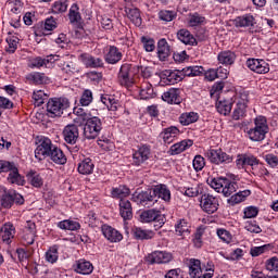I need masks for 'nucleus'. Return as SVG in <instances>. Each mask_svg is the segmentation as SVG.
I'll use <instances>...</instances> for the list:
<instances>
[{"label":"nucleus","instance_id":"f257e3e1","mask_svg":"<svg viewBox=\"0 0 278 278\" xmlns=\"http://www.w3.org/2000/svg\"><path fill=\"white\" fill-rule=\"evenodd\" d=\"M71 108V101L67 98H51L47 102V112L50 118L62 116Z\"/></svg>","mask_w":278,"mask_h":278},{"label":"nucleus","instance_id":"f03ea898","mask_svg":"<svg viewBox=\"0 0 278 278\" xmlns=\"http://www.w3.org/2000/svg\"><path fill=\"white\" fill-rule=\"evenodd\" d=\"M216 192H222L224 197H231L238 190V184L228 178H214L210 184Z\"/></svg>","mask_w":278,"mask_h":278},{"label":"nucleus","instance_id":"7ed1b4c3","mask_svg":"<svg viewBox=\"0 0 278 278\" xmlns=\"http://www.w3.org/2000/svg\"><path fill=\"white\" fill-rule=\"evenodd\" d=\"M254 125V128L248 131V136L253 142H262L268 134V124H266V118L262 116L256 117Z\"/></svg>","mask_w":278,"mask_h":278},{"label":"nucleus","instance_id":"20e7f679","mask_svg":"<svg viewBox=\"0 0 278 278\" xmlns=\"http://www.w3.org/2000/svg\"><path fill=\"white\" fill-rule=\"evenodd\" d=\"M101 129H103L101 119L97 116H93L85 124L84 136L87 138V140H94V138L101 134Z\"/></svg>","mask_w":278,"mask_h":278},{"label":"nucleus","instance_id":"39448f33","mask_svg":"<svg viewBox=\"0 0 278 278\" xmlns=\"http://www.w3.org/2000/svg\"><path fill=\"white\" fill-rule=\"evenodd\" d=\"M117 79L121 86L131 88L134 86V66L129 63H124L119 67Z\"/></svg>","mask_w":278,"mask_h":278},{"label":"nucleus","instance_id":"423d86ee","mask_svg":"<svg viewBox=\"0 0 278 278\" xmlns=\"http://www.w3.org/2000/svg\"><path fill=\"white\" fill-rule=\"evenodd\" d=\"M37 148L35 150V157L39 161L42 162L45 157H49L51 152L53 151L54 147L53 142H51V139L47 137H40V139L37 142Z\"/></svg>","mask_w":278,"mask_h":278},{"label":"nucleus","instance_id":"0eeeda50","mask_svg":"<svg viewBox=\"0 0 278 278\" xmlns=\"http://www.w3.org/2000/svg\"><path fill=\"white\" fill-rule=\"evenodd\" d=\"M140 220L141 223H156V225H154L156 229H161V227H163L165 223V218L164 215H162V211L155 208L143 211L140 215Z\"/></svg>","mask_w":278,"mask_h":278},{"label":"nucleus","instance_id":"6e6552de","mask_svg":"<svg viewBox=\"0 0 278 278\" xmlns=\"http://www.w3.org/2000/svg\"><path fill=\"white\" fill-rule=\"evenodd\" d=\"M205 156L211 164H216L217 166L220 164H231V162H233V156L227 154L222 149H211L205 153Z\"/></svg>","mask_w":278,"mask_h":278},{"label":"nucleus","instance_id":"1a4fd4ad","mask_svg":"<svg viewBox=\"0 0 278 278\" xmlns=\"http://www.w3.org/2000/svg\"><path fill=\"white\" fill-rule=\"evenodd\" d=\"M218 198L210 193H203L200 199V207L206 214L218 212Z\"/></svg>","mask_w":278,"mask_h":278},{"label":"nucleus","instance_id":"9d476101","mask_svg":"<svg viewBox=\"0 0 278 278\" xmlns=\"http://www.w3.org/2000/svg\"><path fill=\"white\" fill-rule=\"evenodd\" d=\"M247 66L250 71H253V73H257L258 75L270 73V65L262 59H248Z\"/></svg>","mask_w":278,"mask_h":278},{"label":"nucleus","instance_id":"9b49d317","mask_svg":"<svg viewBox=\"0 0 278 278\" xmlns=\"http://www.w3.org/2000/svg\"><path fill=\"white\" fill-rule=\"evenodd\" d=\"M161 79L163 84H166L167 86H173L184 79V72L179 70H165L161 73Z\"/></svg>","mask_w":278,"mask_h":278},{"label":"nucleus","instance_id":"f8f14e48","mask_svg":"<svg viewBox=\"0 0 278 278\" xmlns=\"http://www.w3.org/2000/svg\"><path fill=\"white\" fill-rule=\"evenodd\" d=\"M173 261V254L164 251H154L147 255L146 262L148 264H168Z\"/></svg>","mask_w":278,"mask_h":278},{"label":"nucleus","instance_id":"ddd939ff","mask_svg":"<svg viewBox=\"0 0 278 278\" xmlns=\"http://www.w3.org/2000/svg\"><path fill=\"white\" fill-rule=\"evenodd\" d=\"M151 157V147L143 144L138 148L132 154V164L135 166H142Z\"/></svg>","mask_w":278,"mask_h":278},{"label":"nucleus","instance_id":"4468645a","mask_svg":"<svg viewBox=\"0 0 278 278\" xmlns=\"http://www.w3.org/2000/svg\"><path fill=\"white\" fill-rule=\"evenodd\" d=\"M63 138L67 144H77L79 140V127L75 124H68L63 129Z\"/></svg>","mask_w":278,"mask_h":278},{"label":"nucleus","instance_id":"2eb2a0df","mask_svg":"<svg viewBox=\"0 0 278 278\" xmlns=\"http://www.w3.org/2000/svg\"><path fill=\"white\" fill-rule=\"evenodd\" d=\"M106 64H118L123 60V52L116 46H109L104 54Z\"/></svg>","mask_w":278,"mask_h":278},{"label":"nucleus","instance_id":"dca6fc26","mask_svg":"<svg viewBox=\"0 0 278 278\" xmlns=\"http://www.w3.org/2000/svg\"><path fill=\"white\" fill-rule=\"evenodd\" d=\"M162 99L165 103H169L170 105H179V103H181V90L170 88L163 93Z\"/></svg>","mask_w":278,"mask_h":278},{"label":"nucleus","instance_id":"f3484780","mask_svg":"<svg viewBox=\"0 0 278 278\" xmlns=\"http://www.w3.org/2000/svg\"><path fill=\"white\" fill-rule=\"evenodd\" d=\"M7 179L9 184H15L16 186H25V179L18 173V167H16V164H14V162H12L11 166H9V176Z\"/></svg>","mask_w":278,"mask_h":278},{"label":"nucleus","instance_id":"a211bd4d","mask_svg":"<svg viewBox=\"0 0 278 278\" xmlns=\"http://www.w3.org/2000/svg\"><path fill=\"white\" fill-rule=\"evenodd\" d=\"M102 233L109 242H121V240H123V233L115 228H112V226L103 225Z\"/></svg>","mask_w":278,"mask_h":278},{"label":"nucleus","instance_id":"6ab92c4d","mask_svg":"<svg viewBox=\"0 0 278 278\" xmlns=\"http://www.w3.org/2000/svg\"><path fill=\"white\" fill-rule=\"evenodd\" d=\"M137 201L140 205H143V207H151L152 205H155V203H157L153 191H142L138 193Z\"/></svg>","mask_w":278,"mask_h":278},{"label":"nucleus","instance_id":"aec40b11","mask_svg":"<svg viewBox=\"0 0 278 278\" xmlns=\"http://www.w3.org/2000/svg\"><path fill=\"white\" fill-rule=\"evenodd\" d=\"M119 214L124 220H131L134 217V208L131 207V202L127 199H122L119 201Z\"/></svg>","mask_w":278,"mask_h":278},{"label":"nucleus","instance_id":"412c9836","mask_svg":"<svg viewBox=\"0 0 278 278\" xmlns=\"http://www.w3.org/2000/svg\"><path fill=\"white\" fill-rule=\"evenodd\" d=\"M68 20L71 25L81 27L84 20L81 18V13H79V5H77V3L72 4L68 12Z\"/></svg>","mask_w":278,"mask_h":278},{"label":"nucleus","instance_id":"4be33fe9","mask_svg":"<svg viewBox=\"0 0 278 278\" xmlns=\"http://www.w3.org/2000/svg\"><path fill=\"white\" fill-rule=\"evenodd\" d=\"M177 38L182 42L184 45H189L190 47H197V38H194V35L190 33V30L182 28L178 30Z\"/></svg>","mask_w":278,"mask_h":278},{"label":"nucleus","instance_id":"5701e85b","mask_svg":"<svg viewBox=\"0 0 278 278\" xmlns=\"http://www.w3.org/2000/svg\"><path fill=\"white\" fill-rule=\"evenodd\" d=\"M217 60L219 64L224 66H231L233 62H236V52L231 50L222 51L217 55Z\"/></svg>","mask_w":278,"mask_h":278},{"label":"nucleus","instance_id":"b1692460","mask_svg":"<svg viewBox=\"0 0 278 278\" xmlns=\"http://www.w3.org/2000/svg\"><path fill=\"white\" fill-rule=\"evenodd\" d=\"M27 81L29 84H35L36 86H40L42 84H49V77L45 73L40 72H33L28 75H26Z\"/></svg>","mask_w":278,"mask_h":278},{"label":"nucleus","instance_id":"393cba45","mask_svg":"<svg viewBox=\"0 0 278 278\" xmlns=\"http://www.w3.org/2000/svg\"><path fill=\"white\" fill-rule=\"evenodd\" d=\"M80 60L88 68H99L103 66V60L90 54H80Z\"/></svg>","mask_w":278,"mask_h":278},{"label":"nucleus","instance_id":"a878e982","mask_svg":"<svg viewBox=\"0 0 278 278\" xmlns=\"http://www.w3.org/2000/svg\"><path fill=\"white\" fill-rule=\"evenodd\" d=\"M152 193L154 194V201L162 199L163 201H170V190L166 185H157L153 190Z\"/></svg>","mask_w":278,"mask_h":278},{"label":"nucleus","instance_id":"bb28decb","mask_svg":"<svg viewBox=\"0 0 278 278\" xmlns=\"http://www.w3.org/2000/svg\"><path fill=\"white\" fill-rule=\"evenodd\" d=\"M74 114H76L77 116L74 119L76 125H84V123L87 124L89 121H91L94 117L92 116V114L86 112V110H84L83 108H75Z\"/></svg>","mask_w":278,"mask_h":278},{"label":"nucleus","instance_id":"cd10ccee","mask_svg":"<svg viewBox=\"0 0 278 278\" xmlns=\"http://www.w3.org/2000/svg\"><path fill=\"white\" fill-rule=\"evenodd\" d=\"M235 27H253L255 25V17L251 14L238 16L233 20Z\"/></svg>","mask_w":278,"mask_h":278},{"label":"nucleus","instance_id":"c85d7f7f","mask_svg":"<svg viewBox=\"0 0 278 278\" xmlns=\"http://www.w3.org/2000/svg\"><path fill=\"white\" fill-rule=\"evenodd\" d=\"M170 55V46H168V41L166 39H161L157 42V56L164 62Z\"/></svg>","mask_w":278,"mask_h":278},{"label":"nucleus","instance_id":"c756f323","mask_svg":"<svg viewBox=\"0 0 278 278\" xmlns=\"http://www.w3.org/2000/svg\"><path fill=\"white\" fill-rule=\"evenodd\" d=\"M189 266V276L191 278H201V274L203 273V269L201 268V261L191 258L188 262Z\"/></svg>","mask_w":278,"mask_h":278},{"label":"nucleus","instance_id":"7c9ffc66","mask_svg":"<svg viewBox=\"0 0 278 278\" xmlns=\"http://www.w3.org/2000/svg\"><path fill=\"white\" fill-rule=\"evenodd\" d=\"M177 136H179V128L175 127V126L165 128L161 132V138H163V140H164V142H166V144H170V142H173V140H175V138H177Z\"/></svg>","mask_w":278,"mask_h":278},{"label":"nucleus","instance_id":"2f4dec72","mask_svg":"<svg viewBox=\"0 0 278 278\" xmlns=\"http://www.w3.org/2000/svg\"><path fill=\"white\" fill-rule=\"evenodd\" d=\"M176 236H180L181 238H186V236H190V223L186 219H179L175 225Z\"/></svg>","mask_w":278,"mask_h":278},{"label":"nucleus","instance_id":"473e14b6","mask_svg":"<svg viewBox=\"0 0 278 278\" xmlns=\"http://www.w3.org/2000/svg\"><path fill=\"white\" fill-rule=\"evenodd\" d=\"M1 233L3 242L10 244L12 242V238H14V235L16 233V229L14 228V225L7 223L2 227Z\"/></svg>","mask_w":278,"mask_h":278},{"label":"nucleus","instance_id":"72a5a7b5","mask_svg":"<svg viewBox=\"0 0 278 278\" xmlns=\"http://www.w3.org/2000/svg\"><path fill=\"white\" fill-rule=\"evenodd\" d=\"M48 157H50V160H52L54 164H60V165L66 164V155L64 154L62 149L58 148L56 146H54V149H52Z\"/></svg>","mask_w":278,"mask_h":278},{"label":"nucleus","instance_id":"f704fd0d","mask_svg":"<svg viewBox=\"0 0 278 278\" xmlns=\"http://www.w3.org/2000/svg\"><path fill=\"white\" fill-rule=\"evenodd\" d=\"M76 273L79 275H90L94 270L92 263L86 260H79L75 268Z\"/></svg>","mask_w":278,"mask_h":278},{"label":"nucleus","instance_id":"c9c22d12","mask_svg":"<svg viewBox=\"0 0 278 278\" xmlns=\"http://www.w3.org/2000/svg\"><path fill=\"white\" fill-rule=\"evenodd\" d=\"M232 105L233 102H231V100H223L219 98L216 103V110L219 114L227 116L228 114H231Z\"/></svg>","mask_w":278,"mask_h":278},{"label":"nucleus","instance_id":"e433bc0d","mask_svg":"<svg viewBox=\"0 0 278 278\" xmlns=\"http://www.w3.org/2000/svg\"><path fill=\"white\" fill-rule=\"evenodd\" d=\"M192 144H194L192 140H182L175 143L170 147V155H179V153H184V151L189 149V147H192Z\"/></svg>","mask_w":278,"mask_h":278},{"label":"nucleus","instance_id":"4c0bfd02","mask_svg":"<svg viewBox=\"0 0 278 278\" xmlns=\"http://www.w3.org/2000/svg\"><path fill=\"white\" fill-rule=\"evenodd\" d=\"M125 12L129 21H131L136 27H140V25H142V16H140V10L136 8H126Z\"/></svg>","mask_w":278,"mask_h":278},{"label":"nucleus","instance_id":"58836bf2","mask_svg":"<svg viewBox=\"0 0 278 278\" xmlns=\"http://www.w3.org/2000/svg\"><path fill=\"white\" fill-rule=\"evenodd\" d=\"M140 99L143 101H148L149 99H155V91L153 90V85L150 83H144L141 85V89L139 92Z\"/></svg>","mask_w":278,"mask_h":278},{"label":"nucleus","instance_id":"ea45409f","mask_svg":"<svg viewBox=\"0 0 278 278\" xmlns=\"http://www.w3.org/2000/svg\"><path fill=\"white\" fill-rule=\"evenodd\" d=\"M94 170V163L91 159H85L78 164V173L80 175H92Z\"/></svg>","mask_w":278,"mask_h":278},{"label":"nucleus","instance_id":"a19ab883","mask_svg":"<svg viewBox=\"0 0 278 278\" xmlns=\"http://www.w3.org/2000/svg\"><path fill=\"white\" fill-rule=\"evenodd\" d=\"M27 179L30 186H33L34 188H42V186H45V180L42 179V176L34 170H30L27 174Z\"/></svg>","mask_w":278,"mask_h":278},{"label":"nucleus","instance_id":"79ce46f5","mask_svg":"<svg viewBox=\"0 0 278 278\" xmlns=\"http://www.w3.org/2000/svg\"><path fill=\"white\" fill-rule=\"evenodd\" d=\"M62 72L66 73L67 75H75V73H79V67L77 63L73 61H60Z\"/></svg>","mask_w":278,"mask_h":278},{"label":"nucleus","instance_id":"37998d69","mask_svg":"<svg viewBox=\"0 0 278 278\" xmlns=\"http://www.w3.org/2000/svg\"><path fill=\"white\" fill-rule=\"evenodd\" d=\"M198 121L199 114L194 112L182 113L179 117V123L185 126L192 125V123H197Z\"/></svg>","mask_w":278,"mask_h":278},{"label":"nucleus","instance_id":"c03bdc74","mask_svg":"<svg viewBox=\"0 0 278 278\" xmlns=\"http://www.w3.org/2000/svg\"><path fill=\"white\" fill-rule=\"evenodd\" d=\"M58 227L60 229H65L67 231H77L78 229H80L81 225H79L78 222L65 219V220L60 222L58 224Z\"/></svg>","mask_w":278,"mask_h":278},{"label":"nucleus","instance_id":"a18cd8bd","mask_svg":"<svg viewBox=\"0 0 278 278\" xmlns=\"http://www.w3.org/2000/svg\"><path fill=\"white\" fill-rule=\"evenodd\" d=\"M251 195V191L244 190V191H239L236 194H233L230 199H228V203L230 205H238V203H242L247 197Z\"/></svg>","mask_w":278,"mask_h":278},{"label":"nucleus","instance_id":"49530a36","mask_svg":"<svg viewBox=\"0 0 278 278\" xmlns=\"http://www.w3.org/2000/svg\"><path fill=\"white\" fill-rule=\"evenodd\" d=\"M134 236L136 240H151L153 238L154 233L153 231H148L142 228H135Z\"/></svg>","mask_w":278,"mask_h":278},{"label":"nucleus","instance_id":"de8ad7c7","mask_svg":"<svg viewBox=\"0 0 278 278\" xmlns=\"http://www.w3.org/2000/svg\"><path fill=\"white\" fill-rule=\"evenodd\" d=\"M113 199H125V197H129V188L125 186H119L114 188L111 192Z\"/></svg>","mask_w":278,"mask_h":278},{"label":"nucleus","instance_id":"09e8293b","mask_svg":"<svg viewBox=\"0 0 278 278\" xmlns=\"http://www.w3.org/2000/svg\"><path fill=\"white\" fill-rule=\"evenodd\" d=\"M244 114H247V105L244 103L237 102L232 113L233 121H240Z\"/></svg>","mask_w":278,"mask_h":278},{"label":"nucleus","instance_id":"8fccbe9b","mask_svg":"<svg viewBox=\"0 0 278 278\" xmlns=\"http://www.w3.org/2000/svg\"><path fill=\"white\" fill-rule=\"evenodd\" d=\"M36 236L37 232H26L23 230L22 232V244H24V247H29L31 244H34V242H36Z\"/></svg>","mask_w":278,"mask_h":278},{"label":"nucleus","instance_id":"3c124183","mask_svg":"<svg viewBox=\"0 0 278 278\" xmlns=\"http://www.w3.org/2000/svg\"><path fill=\"white\" fill-rule=\"evenodd\" d=\"M1 205L7 210H10L14 205V198H12V191H4V194L1 195Z\"/></svg>","mask_w":278,"mask_h":278},{"label":"nucleus","instance_id":"603ef678","mask_svg":"<svg viewBox=\"0 0 278 278\" xmlns=\"http://www.w3.org/2000/svg\"><path fill=\"white\" fill-rule=\"evenodd\" d=\"M270 249H271L270 244L254 247L250 250V255H252V257H260V255H263V253H268Z\"/></svg>","mask_w":278,"mask_h":278},{"label":"nucleus","instance_id":"864d4df0","mask_svg":"<svg viewBox=\"0 0 278 278\" xmlns=\"http://www.w3.org/2000/svg\"><path fill=\"white\" fill-rule=\"evenodd\" d=\"M68 10L66 1L58 0L52 4V12L54 14H62Z\"/></svg>","mask_w":278,"mask_h":278},{"label":"nucleus","instance_id":"5fc2aeb1","mask_svg":"<svg viewBox=\"0 0 278 278\" xmlns=\"http://www.w3.org/2000/svg\"><path fill=\"white\" fill-rule=\"evenodd\" d=\"M159 18L161 21H165V23H170V21H175V18H177V13L174 11L163 10L159 12Z\"/></svg>","mask_w":278,"mask_h":278},{"label":"nucleus","instance_id":"6e6d98bb","mask_svg":"<svg viewBox=\"0 0 278 278\" xmlns=\"http://www.w3.org/2000/svg\"><path fill=\"white\" fill-rule=\"evenodd\" d=\"M58 245L51 247L47 252H46V260L49 262V264H55L58 262Z\"/></svg>","mask_w":278,"mask_h":278},{"label":"nucleus","instance_id":"4d7b16f0","mask_svg":"<svg viewBox=\"0 0 278 278\" xmlns=\"http://www.w3.org/2000/svg\"><path fill=\"white\" fill-rule=\"evenodd\" d=\"M79 103L83 108H88L92 103V91L90 89H86L83 92Z\"/></svg>","mask_w":278,"mask_h":278},{"label":"nucleus","instance_id":"13d9d810","mask_svg":"<svg viewBox=\"0 0 278 278\" xmlns=\"http://www.w3.org/2000/svg\"><path fill=\"white\" fill-rule=\"evenodd\" d=\"M33 99L35 101V104L40 106L45 103V101H47V99H49V96H47V93H45V91L42 90H37L34 91Z\"/></svg>","mask_w":278,"mask_h":278},{"label":"nucleus","instance_id":"bf43d9fd","mask_svg":"<svg viewBox=\"0 0 278 278\" xmlns=\"http://www.w3.org/2000/svg\"><path fill=\"white\" fill-rule=\"evenodd\" d=\"M202 23H205V17L199 13H193L190 15L189 18V25L191 27H197L199 25H202Z\"/></svg>","mask_w":278,"mask_h":278},{"label":"nucleus","instance_id":"052dcab7","mask_svg":"<svg viewBox=\"0 0 278 278\" xmlns=\"http://www.w3.org/2000/svg\"><path fill=\"white\" fill-rule=\"evenodd\" d=\"M141 42L148 53L155 51V40L143 36L141 37Z\"/></svg>","mask_w":278,"mask_h":278},{"label":"nucleus","instance_id":"680f3d73","mask_svg":"<svg viewBox=\"0 0 278 278\" xmlns=\"http://www.w3.org/2000/svg\"><path fill=\"white\" fill-rule=\"evenodd\" d=\"M244 229H247V231H250V233H262V228L260 227V225H257V222L255 220L247 222Z\"/></svg>","mask_w":278,"mask_h":278},{"label":"nucleus","instance_id":"e2e57ef3","mask_svg":"<svg viewBox=\"0 0 278 278\" xmlns=\"http://www.w3.org/2000/svg\"><path fill=\"white\" fill-rule=\"evenodd\" d=\"M7 42L9 45V48H8V52L9 53H14V51H16L17 47H18V37L16 36H9L7 38Z\"/></svg>","mask_w":278,"mask_h":278},{"label":"nucleus","instance_id":"0e129e2a","mask_svg":"<svg viewBox=\"0 0 278 278\" xmlns=\"http://www.w3.org/2000/svg\"><path fill=\"white\" fill-rule=\"evenodd\" d=\"M14 108V103L10 101V99L0 96V116H2V110H12Z\"/></svg>","mask_w":278,"mask_h":278},{"label":"nucleus","instance_id":"69168bd1","mask_svg":"<svg viewBox=\"0 0 278 278\" xmlns=\"http://www.w3.org/2000/svg\"><path fill=\"white\" fill-rule=\"evenodd\" d=\"M186 197H199V194H203L201 187L199 185H192L185 190Z\"/></svg>","mask_w":278,"mask_h":278},{"label":"nucleus","instance_id":"338daca9","mask_svg":"<svg viewBox=\"0 0 278 278\" xmlns=\"http://www.w3.org/2000/svg\"><path fill=\"white\" fill-rule=\"evenodd\" d=\"M193 168L199 173L205 168V159L202 155H195L193 159Z\"/></svg>","mask_w":278,"mask_h":278},{"label":"nucleus","instance_id":"774afa93","mask_svg":"<svg viewBox=\"0 0 278 278\" xmlns=\"http://www.w3.org/2000/svg\"><path fill=\"white\" fill-rule=\"evenodd\" d=\"M266 268L269 271L278 273V257L274 256L266 261Z\"/></svg>","mask_w":278,"mask_h":278}]
</instances>
